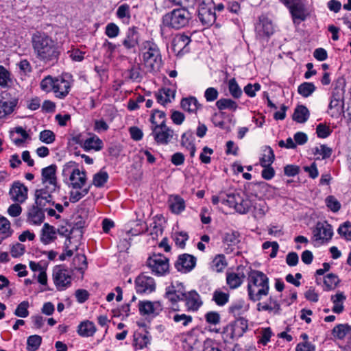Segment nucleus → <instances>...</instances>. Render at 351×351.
Returning <instances> with one entry per match:
<instances>
[{
    "instance_id": "1",
    "label": "nucleus",
    "mask_w": 351,
    "mask_h": 351,
    "mask_svg": "<svg viewBox=\"0 0 351 351\" xmlns=\"http://www.w3.org/2000/svg\"><path fill=\"white\" fill-rule=\"evenodd\" d=\"M33 48L38 59L45 63L56 61L60 51L58 43L45 34L37 33L32 38Z\"/></svg>"
},
{
    "instance_id": "2",
    "label": "nucleus",
    "mask_w": 351,
    "mask_h": 351,
    "mask_svg": "<svg viewBox=\"0 0 351 351\" xmlns=\"http://www.w3.org/2000/svg\"><path fill=\"white\" fill-rule=\"evenodd\" d=\"M247 296L255 302L267 296L269 292V278L263 271L252 270L248 274L247 285Z\"/></svg>"
},
{
    "instance_id": "3",
    "label": "nucleus",
    "mask_w": 351,
    "mask_h": 351,
    "mask_svg": "<svg viewBox=\"0 0 351 351\" xmlns=\"http://www.w3.org/2000/svg\"><path fill=\"white\" fill-rule=\"evenodd\" d=\"M140 54L144 66L149 72H156L162 66V57L158 46L150 40L142 43Z\"/></svg>"
},
{
    "instance_id": "4",
    "label": "nucleus",
    "mask_w": 351,
    "mask_h": 351,
    "mask_svg": "<svg viewBox=\"0 0 351 351\" xmlns=\"http://www.w3.org/2000/svg\"><path fill=\"white\" fill-rule=\"evenodd\" d=\"M40 88L47 93L53 91L56 97L62 99L69 94L71 82L64 76L52 77L48 75L42 80Z\"/></svg>"
},
{
    "instance_id": "5",
    "label": "nucleus",
    "mask_w": 351,
    "mask_h": 351,
    "mask_svg": "<svg viewBox=\"0 0 351 351\" xmlns=\"http://www.w3.org/2000/svg\"><path fill=\"white\" fill-rule=\"evenodd\" d=\"M62 175L69 177L70 185L73 189H82L86 185V173L80 170L75 162L71 161L64 165Z\"/></svg>"
},
{
    "instance_id": "6",
    "label": "nucleus",
    "mask_w": 351,
    "mask_h": 351,
    "mask_svg": "<svg viewBox=\"0 0 351 351\" xmlns=\"http://www.w3.org/2000/svg\"><path fill=\"white\" fill-rule=\"evenodd\" d=\"M221 202L225 205L234 208L240 214L247 213L252 208V201L247 197L241 196L239 193L228 194Z\"/></svg>"
},
{
    "instance_id": "7",
    "label": "nucleus",
    "mask_w": 351,
    "mask_h": 351,
    "mask_svg": "<svg viewBox=\"0 0 351 351\" xmlns=\"http://www.w3.org/2000/svg\"><path fill=\"white\" fill-rule=\"evenodd\" d=\"M52 279L58 291H64L71 285L72 271L63 266H56L53 270Z\"/></svg>"
},
{
    "instance_id": "8",
    "label": "nucleus",
    "mask_w": 351,
    "mask_h": 351,
    "mask_svg": "<svg viewBox=\"0 0 351 351\" xmlns=\"http://www.w3.org/2000/svg\"><path fill=\"white\" fill-rule=\"evenodd\" d=\"M148 267L157 276H163L169 272V259L161 254H154L147 261Z\"/></svg>"
},
{
    "instance_id": "9",
    "label": "nucleus",
    "mask_w": 351,
    "mask_h": 351,
    "mask_svg": "<svg viewBox=\"0 0 351 351\" xmlns=\"http://www.w3.org/2000/svg\"><path fill=\"white\" fill-rule=\"evenodd\" d=\"M56 171L57 166L56 165H51L41 171V183L50 191H55L58 187Z\"/></svg>"
},
{
    "instance_id": "10",
    "label": "nucleus",
    "mask_w": 351,
    "mask_h": 351,
    "mask_svg": "<svg viewBox=\"0 0 351 351\" xmlns=\"http://www.w3.org/2000/svg\"><path fill=\"white\" fill-rule=\"evenodd\" d=\"M313 235L315 241L319 244H323L332 239V227L326 221L318 222L313 230Z\"/></svg>"
},
{
    "instance_id": "11",
    "label": "nucleus",
    "mask_w": 351,
    "mask_h": 351,
    "mask_svg": "<svg viewBox=\"0 0 351 351\" xmlns=\"http://www.w3.org/2000/svg\"><path fill=\"white\" fill-rule=\"evenodd\" d=\"M178 300L185 301L187 309L192 311H197L203 304L200 295L195 291L182 292L181 294H177Z\"/></svg>"
},
{
    "instance_id": "12",
    "label": "nucleus",
    "mask_w": 351,
    "mask_h": 351,
    "mask_svg": "<svg viewBox=\"0 0 351 351\" xmlns=\"http://www.w3.org/2000/svg\"><path fill=\"white\" fill-rule=\"evenodd\" d=\"M255 31L256 37L259 39L269 38L274 32L272 21L266 16L261 15L256 25Z\"/></svg>"
},
{
    "instance_id": "13",
    "label": "nucleus",
    "mask_w": 351,
    "mask_h": 351,
    "mask_svg": "<svg viewBox=\"0 0 351 351\" xmlns=\"http://www.w3.org/2000/svg\"><path fill=\"white\" fill-rule=\"evenodd\" d=\"M154 139L158 144H167L173 138L174 132L166 125L160 127H151Z\"/></svg>"
},
{
    "instance_id": "14",
    "label": "nucleus",
    "mask_w": 351,
    "mask_h": 351,
    "mask_svg": "<svg viewBox=\"0 0 351 351\" xmlns=\"http://www.w3.org/2000/svg\"><path fill=\"white\" fill-rule=\"evenodd\" d=\"M135 287L138 293H150L156 289V282L152 277L141 274L135 280Z\"/></svg>"
},
{
    "instance_id": "15",
    "label": "nucleus",
    "mask_w": 351,
    "mask_h": 351,
    "mask_svg": "<svg viewBox=\"0 0 351 351\" xmlns=\"http://www.w3.org/2000/svg\"><path fill=\"white\" fill-rule=\"evenodd\" d=\"M140 313L143 315L156 316L161 311L162 306L158 301L143 300L138 302Z\"/></svg>"
},
{
    "instance_id": "16",
    "label": "nucleus",
    "mask_w": 351,
    "mask_h": 351,
    "mask_svg": "<svg viewBox=\"0 0 351 351\" xmlns=\"http://www.w3.org/2000/svg\"><path fill=\"white\" fill-rule=\"evenodd\" d=\"M196 265V258L189 254L179 256L177 260V270L186 274L190 272Z\"/></svg>"
},
{
    "instance_id": "17",
    "label": "nucleus",
    "mask_w": 351,
    "mask_h": 351,
    "mask_svg": "<svg viewBox=\"0 0 351 351\" xmlns=\"http://www.w3.org/2000/svg\"><path fill=\"white\" fill-rule=\"evenodd\" d=\"M197 17L204 26L210 27L215 23L217 18L214 6L197 8Z\"/></svg>"
},
{
    "instance_id": "18",
    "label": "nucleus",
    "mask_w": 351,
    "mask_h": 351,
    "mask_svg": "<svg viewBox=\"0 0 351 351\" xmlns=\"http://www.w3.org/2000/svg\"><path fill=\"white\" fill-rule=\"evenodd\" d=\"M175 13L176 10L174 9L162 17L161 34L165 38H170L173 34L174 24L176 23Z\"/></svg>"
},
{
    "instance_id": "19",
    "label": "nucleus",
    "mask_w": 351,
    "mask_h": 351,
    "mask_svg": "<svg viewBox=\"0 0 351 351\" xmlns=\"http://www.w3.org/2000/svg\"><path fill=\"white\" fill-rule=\"evenodd\" d=\"M11 199L19 203H23L27 197V188L20 182H14L10 190Z\"/></svg>"
},
{
    "instance_id": "20",
    "label": "nucleus",
    "mask_w": 351,
    "mask_h": 351,
    "mask_svg": "<svg viewBox=\"0 0 351 351\" xmlns=\"http://www.w3.org/2000/svg\"><path fill=\"white\" fill-rule=\"evenodd\" d=\"M344 98L330 97L328 113L335 118H339L344 113Z\"/></svg>"
},
{
    "instance_id": "21",
    "label": "nucleus",
    "mask_w": 351,
    "mask_h": 351,
    "mask_svg": "<svg viewBox=\"0 0 351 351\" xmlns=\"http://www.w3.org/2000/svg\"><path fill=\"white\" fill-rule=\"evenodd\" d=\"M288 9L295 24L305 21L308 16L305 5L300 1Z\"/></svg>"
},
{
    "instance_id": "22",
    "label": "nucleus",
    "mask_w": 351,
    "mask_h": 351,
    "mask_svg": "<svg viewBox=\"0 0 351 351\" xmlns=\"http://www.w3.org/2000/svg\"><path fill=\"white\" fill-rule=\"evenodd\" d=\"M53 192V191H50L45 186L35 191V202L39 209L45 208L47 204L51 203L52 201L51 193Z\"/></svg>"
},
{
    "instance_id": "23",
    "label": "nucleus",
    "mask_w": 351,
    "mask_h": 351,
    "mask_svg": "<svg viewBox=\"0 0 351 351\" xmlns=\"http://www.w3.org/2000/svg\"><path fill=\"white\" fill-rule=\"evenodd\" d=\"M257 310L258 311H269L274 314H280L281 306L277 298L271 295L267 301L259 302L257 304Z\"/></svg>"
},
{
    "instance_id": "24",
    "label": "nucleus",
    "mask_w": 351,
    "mask_h": 351,
    "mask_svg": "<svg viewBox=\"0 0 351 351\" xmlns=\"http://www.w3.org/2000/svg\"><path fill=\"white\" fill-rule=\"evenodd\" d=\"M80 146L86 152L93 150L99 151L103 147L102 141L95 134H90V136L78 143Z\"/></svg>"
},
{
    "instance_id": "25",
    "label": "nucleus",
    "mask_w": 351,
    "mask_h": 351,
    "mask_svg": "<svg viewBox=\"0 0 351 351\" xmlns=\"http://www.w3.org/2000/svg\"><path fill=\"white\" fill-rule=\"evenodd\" d=\"M176 90L169 87H163L155 93L158 103L165 106L171 103L175 98Z\"/></svg>"
},
{
    "instance_id": "26",
    "label": "nucleus",
    "mask_w": 351,
    "mask_h": 351,
    "mask_svg": "<svg viewBox=\"0 0 351 351\" xmlns=\"http://www.w3.org/2000/svg\"><path fill=\"white\" fill-rule=\"evenodd\" d=\"M138 33L137 28L135 27H130L127 32L125 38L123 40V45L128 49H134L138 44Z\"/></svg>"
},
{
    "instance_id": "27",
    "label": "nucleus",
    "mask_w": 351,
    "mask_h": 351,
    "mask_svg": "<svg viewBox=\"0 0 351 351\" xmlns=\"http://www.w3.org/2000/svg\"><path fill=\"white\" fill-rule=\"evenodd\" d=\"M151 340L152 337L148 332H136L134 335L133 346L136 350H142L150 345Z\"/></svg>"
},
{
    "instance_id": "28",
    "label": "nucleus",
    "mask_w": 351,
    "mask_h": 351,
    "mask_svg": "<svg viewBox=\"0 0 351 351\" xmlns=\"http://www.w3.org/2000/svg\"><path fill=\"white\" fill-rule=\"evenodd\" d=\"M245 276L243 272H227L226 283L230 289L239 288L243 282Z\"/></svg>"
},
{
    "instance_id": "29",
    "label": "nucleus",
    "mask_w": 351,
    "mask_h": 351,
    "mask_svg": "<svg viewBox=\"0 0 351 351\" xmlns=\"http://www.w3.org/2000/svg\"><path fill=\"white\" fill-rule=\"evenodd\" d=\"M231 336L232 338H239L243 335L248 328L247 320L239 317L231 326Z\"/></svg>"
},
{
    "instance_id": "30",
    "label": "nucleus",
    "mask_w": 351,
    "mask_h": 351,
    "mask_svg": "<svg viewBox=\"0 0 351 351\" xmlns=\"http://www.w3.org/2000/svg\"><path fill=\"white\" fill-rule=\"evenodd\" d=\"M346 85V79L342 76L338 77L332 84L330 97L344 98Z\"/></svg>"
},
{
    "instance_id": "31",
    "label": "nucleus",
    "mask_w": 351,
    "mask_h": 351,
    "mask_svg": "<svg viewBox=\"0 0 351 351\" xmlns=\"http://www.w3.org/2000/svg\"><path fill=\"white\" fill-rule=\"evenodd\" d=\"M180 106L184 111L189 113H196L202 107L196 97L193 96L183 98L180 101Z\"/></svg>"
},
{
    "instance_id": "32",
    "label": "nucleus",
    "mask_w": 351,
    "mask_h": 351,
    "mask_svg": "<svg viewBox=\"0 0 351 351\" xmlns=\"http://www.w3.org/2000/svg\"><path fill=\"white\" fill-rule=\"evenodd\" d=\"M56 239V231L53 226L45 223L42 228L40 240L44 244H49Z\"/></svg>"
},
{
    "instance_id": "33",
    "label": "nucleus",
    "mask_w": 351,
    "mask_h": 351,
    "mask_svg": "<svg viewBox=\"0 0 351 351\" xmlns=\"http://www.w3.org/2000/svg\"><path fill=\"white\" fill-rule=\"evenodd\" d=\"M96 332V327L93 322L88 320L81 322L77 327L79 335L84 337H92Z\"/></svg>"
},
{
    "instance_id": "34",
    "label": "nucleus",
    "mask_w": 351,
    "mask_h": 351,
    "mask_svg": "<svg viewBox=\"0 0 351 351\" xmlns=\"http://www.w3.org/2000/svg\"><path fill=\"white\" fill-rule=\"evenodd\" d=\"M330 300L333 303V307L332 308V312L337 314L341 313L344 310L343 303L346 300L344 293L338 292L335 295H332Z\"/></svg>"
},
{
    "instance_id": "35",
    "label": "nucleus",
    "mask_w": 351,
    "mask_h": 351,
    "mask_svg": "<svg viewBox=\"0 0 351 351\" xmlns=\"http://www.w3.org/2000/svg\"><path fill=\"white\" fill-rule=\"evenodd\" d=\"M28 137V134L21 127L16 128L10 132V138L16 146H21Z\"/></svg>"
},
{
    "instance_id": "36",
    "label": "nucleus",
    "mask_w": 351,
    "mask_h": 351,
    "mask_svg": "<svg viewBox=\"0 0 351 351\" xmlns=\"http://www.w3.org/2000/svg\"><path fill=\"white\" fill-rule=\"evenodd\" d=\"M275 159L273 149L269 146H265L262 148V154L260 157V165L261 166L271 165Z\"/></svg>"
},
{
    "instance_id": "37",
    "label": "nucleus",
    "mask_w": 351,
    "mask_h": 351,
    "mask_svg": "<svg viewBox=\"0 0 351 351\" xmlns=\"http://www.w3.org/2000/svg\"><path fill=\"white\" fill-rule=\"evenodd\" d=\"M191 18V15L187 8H177V28L188 25Z\"/></svg>"
},
{
    "instance_id": "38",
    "label": "nucleus",
    "mask_w": 351,
    "mask_h": 351,
    "mask_svg": "<svg viewBox=\"0 0 351 351\" xmlns=\"http://www.w3.org/2000/svg\"><path fill=\"white\" fill-rule=\"evenodd\" d=\"M332 334L335 338L343 339L351 334V326L348 324H339L334 327Z\"/></svg>"
},
{
    "instance_id": "39",
    "label": "nucleus",
    "mask_w": 351,
    "mask_h": 351,
    "mask_svg": "<svg viewBox=\"0 0 351 351\" xmlns=\"http://www.w3.org/2000/svg\"><path fill=\"white\" fill-rule=\"evenodd\" d=\"M309 117V111L304 106H298L293 114V119L298 123H305Z\"/></svg>"
},
{
    "instance_id": "40",
    "label": "nucleus",
    "mask_w": 351,
    "mask_h": 351,
    "mask_svg": "<svg viewBox=\"0 0 351 351\" xmlns=\"http://www.w3.org/2000/svg\"><path fill=\"white\" fill-rule=\"evenodd\" d=\"M87 265L86 257L84 254H77L73 259V269L77 270L82 275L87 269Z\"/></svg>"
},
{
    "instance_id": "41",
    "label": "nucleus",
    "mask_w": 351,
    "mask_h": 351,
    "mask_svg": "<svg viewBox=\"0 0 351 351\" xmlns=\"http://www.w3.org/2000/svg\"><path fill=\"white\" fill-rule=\"evenodd\" d=\"M181 145L189 151L191 157L194 156L195 147L193 144V136L191 132L183 134L181 138Z\"/></svg>"
},
{
    "instance_id": "42",
    "label": "nucleus",
    "mask_w": 351,
    "mask_h": 351,
    "mask_svg": "<svg viewBox=\"0 0 351 351\" xmlns=\"http://www.w3.org/2000/svg\"><path fill=\"white\" fill-rule=\"evenodd\" d=\"M247 306L243 300L237 301L229 307V313L234 317H239L247 311Z\"/></svg>"
},
{
    "instance_id": "43",
    "label": "nucleus",
    "mask_w": 351,
    "mask_h": 351,
    "mask_svg": "<svg viewBox=\"0 0 351 351\" xmlns=\"http://www.w3.org/2000/svg\"><path fill=\"white\" fill-rule=\"evenodd\" d=\"M116 15L123 23L128 24L131 18L130 5L124 3L119 6Z\"/></svg>"
},
{
    "instance_id": "44",
    "label": "nucleus",
    "mask_w": 351,
    "mask_h": 351,
    "mask_svg": "<svg viewBox=\"0 0 351 351\" xmlns=\"http://www.w3.org/2000/svg\"><path fill=\"white\" fill-rule=\"evenodd\" d=\"M152 127H160L166 125L165 114L160 110H154L151 114Z\"/></svg>"
},
{
    "instance_id": "45",
    "label": "nucleus",
    "mask_w": 351,
    "mask_h": 351,
    "mask_svg": "<svg viewBox=\"0 0 351 351\" xmlns=\"http://www.w3.org/2000/svg\"><path fill=\"white\" fill-rule=\"evenodd\" d=\"M223 243L228 246H234L239 242V234L237 231L230 230L224 233Z\"/></svg>"
},
{
    "instance_id": "46",
    "label": "nucleus",
    "mask_w": 351,
    "mask_h": 351,
    "mask_svg": "<svg viewBox=\"0 0 351 351\" xmlns=\"http://www.w3.org/2000/svg\"><path fill=\"white\" fill-rule=\"evenodd\" d=\"M227 265L226 257L219 254L215 257L211 263V268L216 272H221Z\"/></svg>"
},
{
    "instance_id": "47",
    "label": "nucleus",
    "mask_w": 351,
    "mask_h": 351,
    "mask_svg": "<svg viewBox=\"0 0 351 351\" xmlns=\"http://www.w3.org/2000/svg\"><path fill=\"white\" fill-rule=\"evenodd\" d=\"M252 207L253 208L252 212L254 217L256 218L263 217L267 211L266 203L263 200H259L254 204H252Z\"/></svg>"
},
{
    "instance_id": "48",
    "label": "nucleus",
    "mask_w": 351,
    "mask_h": 351,
    "mask_svg": "<svg viewBox=\"0 0 351 351\" xmlns=\"http://www.w3.org/2000/svg\"><path fill=\"white\" fill-rule=\"evenodd\" d=\"M217 108L220 110H230L235 111L238 107L237 104L230 99H220L216 102Z\"/></svg>"
},
{
    "instance_id": "49",
    "label": "nucleus",
    "mask_w": 351,
    "mask_h": 351,
    "mask_svg": "<svg viewBox=\"0 0 351 351\" xmlns=\"http://www.w3.org/2000/svg\"><path fill=\"white\" fill-rule=\"evenodd\" d=\"M12 233L10 221L3 216H0V235L2 239L8 238Z\"/></svg>"
},
{
    "instance_id": "50",
    "label": "nucleus",
    "mask_w": 351,
    "mask_h": 351,
    "mask_svg": "<svg viewBox=\"0 0 351 351\" xmlns=\"http://www.w3.org/2000/svg\"><path fill=\"white\" fill-rule=\"evenodd\" d=\"M230 295L228 293L221 291V290H215L213 294V300L218 306H224L229 301Z\"/></svg>"
},
{
    "instance_id": "51",
    "label": "nucleus",
    "mask_w": 351,
    "mask_h": 351,
    "mask_svg": "<svg viewBox=\"0 0 351 351\" xmlns=\"http://www.w3.org/2000/svg\"><path fill=\"white\" fill-rule=\"evenodd\" d=\"M164 298L169 306L174 309L176 305V287L173 284L166 288Z\"/></svg>"
},
{
    "instance_id": "52",
    "label": "nucleus",
    "mask_w": 351,
    "mask_h": 351,
    "mask_svg": "<svg viewBox=\"0 0 351 351\" xmlns=\"http://www.w3.org/2000/svg\"><path fill=\"white\" fill-rule=\"evenodd\" d=\"M315 85L311 82H304L298 88V92L304 97H308L315 90Z\"/></svg>"
},
{
    "instance_id": "53",
    "label": "nucleus",
    "mask_w": 351,
    "mask_h": 351,
    "mask_svg": "<svg viewBox=\"0 0 351 351\" xmlns=\"http://www.w3.org/2000/svg\"><path fill=\"white\" fill-rule=\"evenodd\" d=\"M108 180V174L106 171L101 170L95 173L93 178V184L96 187L103 186Z\"/></svg>"
},
{
    "instance_id": "54",
    "label": "nucleus",
    "mask_w": 351,
    "mask_h": 351,
    "mask_svg": "<svg viewBox=\"0 0 351 351\" xmlns=\"http://www.w3.org/2000/svg\"><path fill=\"white\" fill-rule=\"evenodd\" d=\"M191 38L184 34H180L179 36L178 40H177V46L182 47V49L177 53V56H182L185 53H187L189 49L187 45L191 43Z\"/></svg>"
},
{
    "instance_id": "55",
    "label": "nucleus",
    "mask_w": 351,
    "mask_h": 351,
    "mask_svg": "<svg viewBox=\"0 0 351 351\" xmlns=\"http://www.w3.org/2000/svg\"><path fill=\"white\" fill-rule=\"evenodd\" d=\"M42 342L40 336L34 335H31L27 340V349L29 351H36L38 349Z\"/></svg>"
},
{
    "instance_id": "56",
    "label": "nucleus",
    "mask_w": 351,
    "mask_h": 351,
    "mask_svg": "<svg viewBox=\"0 0 351 351\" xmlns=\"http://www.w3.org/2000/svg\"><path fill=\"white\" fill-rule=\"evenodd\" d=\"M12 84L10 73L3 66L0 65V86L5 88Z\"/></svg>"
},
{
    "instance_id": "57",
    "label": "nucleus",
    "mask_w": 351,
    "mask_h": 351,
    "mask_svg": "<svg viewBox=\"0 0 351 351\" xmlns=\"http://www.w3.org/2000/svg\"><path fill=\"white\" fill-rule=\"evenodd\" d=\"M88 191V188L83 187L82 189H73L72 188L70 192L69 200L73 203H75L87 195Z\"/></svg>"
},
{
    "instance_id": "58",
    "label": "nucleus",
    "mask_w": 351,
    "mask_h": 351,
    "mask_svg": "<svg viewBox=\"0 0 351 351\" xmlns=\"http://www.w3.org/2000/svg\"><path fill=\"white\" fill-rule=\"evenodd\" d=\"M339 278L337 275L329 274L324 277V283L326 287L325 290L329 291L334 289L339 283Z\"/></svg>"
},
{
    "instance_id": "59",
    "label": "nucleus",
    "mask_w": 351,
    "mask_h": 351,
    "mask_svg": "<svg viewBox=\"0 0 351 351\" xmlns=\"http://www.w3.org/2000/svg\"><path fill=\"white\" fill-rule=\"evenodd\" d=\"M313 152L315 155L321 156L322 159H326L331 156L332 149L326 145H320L315 147L313 149Z\"/></svg>"
},
{
    "instance_id": "60",
    "label": "nucleus",
    "mask_w": 351,
    "mask_h": 351,
    "mask_svg": "<svg viewBox=\"0 0 351 351\" xmlns=\"http://www.w3.org/2000/svg\"><path fill=\"white\" fill-rule=\"evenodd\" d=\"M228 90L230 95L234 98H239L242 95V90L237 84L234 78L231 79L228 82Z\"/></svg>"
},
{
    "instance_id": "61",
    "label": "nucleus",
    "mask_w": 351,
    "mask_h": 351,
    "mask_svg": "<svg viewBox=\"0 0 351 351\" xmlns=\"http://www.w3.org/2000/svg\"><path fill=\"white\" fill-rule=\"evenodd\" d=\"M337 232L345 239L351 241V223L350 221H346L341 225Z\"/></svg>"
},
{
    "instance_id": "62",
    "label": "nucleus",
    "mask_w": 351,
    "mask_h": 351,
    "mask_svg": "<svg viewBox=\"0 0 351 351\" xmlns=\"http://www.w3.org/2000/svg\"><path fill=\"white\" fill-rule=\"evenodd\" d=\"M120 29L119 26L114 23H108L105 28V34L110 38H114L119 36Z\"/></svg>"
},
{
    "instance_id": "63",
    "label": "nucleus",
    "mask_w": 351,
    "mask_h": 351,
    "mask_svg": "<svg viewBox=\"0 0 351 351\" xmlns=\"http://www.w3.org/2000/svg\"><path fill=\"white\" fill-rule=\"evenodd\" d=\"M206 322L213 326H216L220 323L221 316L220 314L216 311H209L205 314Z\"/></svg>"
},
{
    "instance_id": "64",
    "label": "nucleus",
    "mask_w": 351,
    "mask_h": 351,
    "mask_svg": "<svg viewBox=\"0 0 351 351\" xmlns=\"http://www.w3.org/2000/svg\"><path fill=\"white\" fill-rule=\"evenodd\" d=\"M29 302L27 301H23L16 307L14 315L20 317H26L29 315L28 311Z\"/></svg>"
}]
</instances>
